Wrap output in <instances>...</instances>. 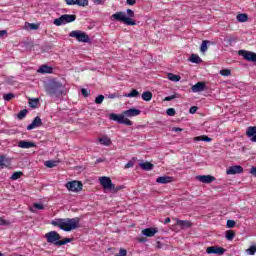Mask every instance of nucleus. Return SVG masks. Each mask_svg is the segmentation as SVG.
<instances>
[{"mask_svg": "<svg viewBox=\"0 0 256 256\" xmlns=\"http://www.w3.org/2000/svg\"><path fill=\"white\" fill-rule=\"evenodd\" d=\"M157 245H161V243H160V242H157Z\"/></svg>", "mask_w": 256, "mask_h": 256, "instance_id": "0e129e2a", "label": "nucleus"}, {"mask_svg": "<svg viewBox=\"0 0 256 256\" xmlns=\"http://www.w3.org/2000/svg\"><path fill=\"white\" fill-rule=\"evenodd\" d=\"M157 247H161V244H158V246Z\"/></svg>", "mask_w": 256, "mask_h": 256, "instance_id": "69168bd1", "label": "nucleus"}, {"mask_svg": "<svg viewBox=\"0 0 256 256\" xmlns=\"http://www.w3.org/2000/svg\"><path fill=\"white\" fill-rule=\"evenodd\" d=\"M141 169L144 171H151L153 169V164L150 162H143L140 164Z\"/></svg>", "mask_w": 256, "mask_h": 256, "instance_id": "c756f323", "label": "nucleus"}, {"mask_svg": "<svg viewBox=\"0 0 256 256\" xmlns=\"http://www.w3.org/2000/svg\"><path fill=\"white\" fill-rule=\"evenodd\" d=\"M124 97H129V98L139 97V91H137V89H133L130 93L125 94Z\"/></svg>", "mask_w": 256, "mask_h": 256, "instance_id": "c9c22d12", "label": "nucleus"}, {"mask_svg": "<svg viewBox=\"0 0 256 256\" xmlns=\"http://www.w3.org/2000/svg\"><path fill=\"white\" fill-rule=\"evenodd\" d=\"M191 89L192 93H201V91H205V82H198Z\"/></svg>", "mask_w": 256, "mask_h": 256, "instance_id": "aec40b11", "label": "nucleus"}, {"mask_svg": "<svg viewBox=\"0 0 256 256\" xmlns=\"http://www.w3.org/2000/svg\"><path fill=\"white\" fill-rule=\"evenodd\" d=\"M0 256H3V253L0 252Z\"/></svg>", "mask_w": 256, "mask_h": 256, "instance_id": "338daca9", "label": "nucleus"}, {"mask_svg": "<svg viewBox=\"0 0 256 256\" xmlns=\"http://www.w3.org/2000/svg\"><path fill=\"white\" fill-rule=\"evenodd\" d=\"M127 5H135L137 3L136 0H126Z\"/></svg>", "mask_w": 256, "mask_h": 256, "instance_id": "13d9d810", "label": "nucleus"}, {"mask_svg": "<svg viewBox=\"0 0 256 256\" xmlns=\"http://www.w3.org/2000/svg\"><path fill=\"white\" fill-rule=\"evenodd\" d=\"M13 97H15V94L8 93L3 96V99H4V101H11V99H13Z\"/></svg>", "mask_w": 256, "mask_h": 256, "instance_id": "79ce46f5", "label": "nucleus"}, {"mask_svg": "<svg viewBox=\"0 0 256 256\" xmlns=\"http://www.w3.org/2000/svg\"><path fill=\"white\" fill-rule=\"evenodd\" d=\"M197 181H200V183H213V181H215V176H211V175H200V176H196Z\"/></svg>", "mask_w": 256, "mask_h": 256, "instance_id": "dca6fc26", "label": "nucleus"}, {"mask_svg": "<svg viewBox=\"0 0 256 256\" xmlns=\"http://www.w3.org/2000/svg\"><path fill=\"white\" fill-rule=\"evenodd\" d=\"M65 187L68 189V191H72L73 193H79V191H83V183L77 180L67 182Z\"/></svg>", "mask_w": 256, "mask_h": 256, "instance_id": "6e6552de", "label": "nucleus"}, {"mask_svg": "<svg viewBox=\"0 0 256 256\" xmlns=\"http://www.w3.org/2000/svg\"><path fill=\"white\" fill-rule=\"evenodd\" d=\"M238 55H241L246 61H251L252 63H256V53L247 51V50H239Z\"/></svg>", "mask_w": 256, "mask_h": 256, "instance_id": "1a4fd4ad", "label": "nucleus"}, {"mask_svg": "<svg viewBox=\"0 0 256 256\" xmlns=\"http://www.w3.org/2000/svg\"><path fill=\"white\" fill-rule=\"evenodd\" d=\"M176 224L179 225V227H182V229H185L187 227H191V222L187 221V220H179V219H175Z\"/></svg>", "mask_w": 256, "mask_h": 256, "instance_id": "393cba45", "label": "nucleus"}, {"mask_svg": "<svg viewBox=\"0 0 256 256\" xmlns=\"http://www.w3.org/2000/svg\"><path fill=\"white\" fill-rule=\"evenodd\" d=\"M246 135L250 138V141H252V143H256V126L248 127L246 130Z\"/></svg>", "mask_w": 256, "mask_h": 256, "instance_id": "2eb2a0df", "label": "nucleus"}, {"mask_svg": "<svg viewBox=\"0 0 256 256\" xmlns=\"http://www.w3.org/2000/svg\"><path fill=\"white\" fill-rule=\"evenodd\" d=\"M23 177V172H14L11 176L12 181H17V179H21Z\"/></svg>", "mask_w": 256, "mask_h": 256, "instance_id": "e433bc0d", "label": "nucleus"}, {"mask_svg": "<svg viewBox=\"0 0 256 256\" xmlns=\"http://www.w3.org/2000/svg\"><path fill=\"white\" fill-rule=\"evenodd\" d=\"M197 107L196 106H192L191 108H190V110H189V113H191L192 115L193 114H195V113H197Z\"/></svg>", "mask_w": 256, "mask_h": 256, "instance_id": "864d4df0", "label": "nucleus"}, {"mask_svg": "<svg viewBox=\"0 0 256 256\" xmlns=\"http://www.w3.org/2000/svg\"><path fill=\"white\" fill-rule=\"evenodd\" d=\"M17 117H18V119H20V120H21V119H25V117H27V110L24 109V110L20 111V112L18 113Z\"/></svg>", "mask_w": 256, "mask_h": 256, "instance_id": "ea45409f", "label": "nucleus"}, {"mask_svg": "<svg viewBox=\"0 0 256 256\" xmlns=\"http://www.w3.org/2000/svg\"><path fill=\"white\" fill-rule=\"evenodd\" d=\"M220 75H222L223 77H229V75H231V70L222 69V70H220Z\"/></svg>", "mask_w": 256, "mask_h": 256, "instance_id": "58836bf2", "label": "nucleus"}, {"mask_svg": "<svg viewBox=\"0 0 256 256\" xmlns=\"http://www.w3.org/2000/svg\"><path fill=\"white\" fill-rule=\"evenodd\" d=\"M46 93L50 97H61L63 95V84L57 81H50L46 85Z\"/></svg>", "mask_w": 256, "mask_h": 256, "instance_id": "7ed1b4c3", "label": "nucleus"}, {"mask_svg": "<svg viewBox=\"0 0 256 256\" xmlns=\"http://www.w3.org/2000/svg\"><path fill=\"white\" fill-rule=\"evenodd\" d=\"M165 224L167 223H171V218H166L165 221H164Z\"/></svg>", "mask_w": 256, "mask_h": 256, "instance_id": "680f3d73", "label": "nucleus"}, {"mask_svg": "<svg viewBox=\"0 0 256 256\" xmlns=\"http://www.w3.org/2000/svg\"><path fill=\"white\" fill-rule=\"evenodd\" d=\"M99 183L103 189L106 191H114L117 192L119 191V188L115 187V184H113V181H111L110 177L107 176H102L99 178Z\"/></svg>", "mask_w": 256, "mask_h": 256, "instance_id": "39448f33", "label": "nucleus"}, {"mask_svg": "<svg viewBox=\"0 0 256 256\" xmlns=\"http://www.w3.org/2000/svg\"><path fill=\"white\" fill-rule=\"evenodd\" d=\"M246 251H247L248 255H255V253H256V246H251Z\"/></svg>", "mask_w": 256, "mask_h": 256, "instance_id": "c03bdc74", "label": "nucleus"}, {"mask_svg": "<svg viewBox=\"0 0 256 256\" xmlns=\"http://www.w3.org/2000/svg\"><path fill=\"white\" fill-rule=\"evenodd\" d=\"M104 99H105V96H103V95H99L98 97H96V99H95L96 105H101V103H103Z\"/></svg>", "mask_w": 256, "mask_h": 256, "instance_id": "a19ab883", "label": "nucleus"}, {"mask_svg": "<svg viewBox=\"0 0 256 256\" xmlns=\"http://www.w3.org/2000/svg\"><path fill=\"white\" fill-rule=\"evenodd\" d=\"M5 165V156H0V167H3Z\"/></svg>", "mask_w": 256, "mask_h": 256, "instance_id": "5fc2aeb1", "label": "nucleus"}, {"mask_svg": "<svg viewBox=\"0 0 256 256\" xmlns=\"http://www.w3.org/2000/svg\"><path fill=\"white\" fill-rule=\"evenodd\" d=\"M126 13L122 11L116 12L115 14L111 15L110 19L111 21H118L119 23H124V25H137V22L133 20V17H135V12L131 9H127Z\"/></svg>", "mask_w": 256, "mask_h": 256, "instance_id": "f03ea898", "label": "nucleus"}, {"mask_svg": "<svg viewBox=\"0 0 256 256\" xmlns=\"http://www.w3.org/2000/svg\"><path fill=\"white\" fill-rule=\"evenodd\" d=\"M72 239L71 238H65L64 240L57 241L55 242V245H67V243H71Z\"/></svg>", "mask_w": 256, "mask_h": 256, "instance_id": "4c0bfd02", "label": "nucleus"}, {"mask_svg": "<svg viewBox=\"0 0 256 256\" xmlns=\"http://www.w3.org/2000/svg\"><path fill=\"white\" fill-rule=\"evenodd\" d=\"M142 99H143V101H151L153 99V93H151L149 91L143 92Z\"/></svg>", "mask_w": 256, "mask_h": 256, "instance_id": "7c9ffc66", "label": "nucleus"}, {"mask_svg": "<svg viewBox=\"0 0 256 256\" xmlns=\"http://www.w3.org/2000/svg\"><path fill=\"white\" fill-rule=\"evenodd\" d=\"M25 29H29L30 31H37V29H39V25L35 23H26Z\"/></svg>", "mask_w": 256, "mask_h": 256, "instance_id": "2f4dec72", "label": "nucleus"}, {"mask_svg": "<svg viewBox=\"0 0 256 256\" xmlns=\"http://www.w3.org/2000/svg\"><path fill=\"white\" fill-rule=\"evenodd\" d=\"M45 237L47 239L48 243H57V241H59V239H61V235H59V233H57V231H51L45 234Z\"/></svg>", "mask_w": 256, "mask_h": 256, "instance_id": "9d476101", "label": "nucleus"}, {"mask_svg": "<svg viewBox=\"0 0 256 256\" xmlns=\"http://www.w3.org/2000/svg\"><path fill=\"white\" fill-rule=\"evenodd\" d=\"M173 99H177V95H170L165 97L164 101H173Z\"/></svg>", "mask_w": 256, "mask_h": 256, "instance_id": "09e8293b", "label": "nucleus"}, {"mask_svg": "<svg viewBox=\"0 0 256 256\" xmlns=\"http://www.w3.org/2000/svg\"><path fill=\"white\" fill-rule=\"evenodd\" d=\"M236 19L239 23H247V21H249V16L245 13L243 14H238L236 16Z\"/></svg>", "mask_w": 256, "mask_h": 256, "instance_id": "bb28decb", "label": "nucleus"}, {"mask_svg": "<svg viewBox=\"0 0 256 256\" xmlns=\"http://www.w3.org/2000/svg\"><path fill=\"white\" fill-rule=\"evenodd\" d=\"M45 167H47L48 169H53V167H57V165H59V161H55V160H48L44 163Z\"/></svg>", "mask_w": 256, "mask_h": 256, "instance_id": "cd10ccee", "label": "nucleus"}, {"mask_svg": "<svg viewBox=\"0 0 256 256\" xmlns=\"http://www.w3.org/2000/svg\"><path fill=\"white\" fill-rule=\"evenodd\" d=\"M240 173H243V167L239 165L230 166L226 170L227 175H239Z\"/></svg>", "mask_w": 256, "mask_h": 256, "instance_id": "f8f14e48", "label": "nucleus"}, {"mask_svg": "<svg viewBox=\"0 0 256 256\" xmlns=\"http://www.w3.org/2000/svg\"><path fill=\"white\" fill-rule=\"evenodd\" d=\"M209 43H211L209 42V40L202 41V44L200 46L201 53H207V49H208L207 45H209Z\"/></svg>", "mask_w": 256, "mask_h": 256, "instance_id": "473e14b6", "label": "nucleus"}, {"mask_svg": "<svg viewBox=\"0 0 256 256\" xmlns=\"http://www.w3.org/2000/svg\"><path fill=\"white\" fill-rule=\"evenodd\" d=\"M194 139H195V141H204L206 143H211V141H212V139L209 138V136H205V135L195 137Z\"/></svg>", "mask_w": 256, "mask_h": 256, "instance_id": "72a5a7b5", "label": "nucleus"}, {"mask_svg": "<svg viewBox=\"0 0 256 256\" xmlns=\"http://www.w3.org/2000/svg\"><path fill=\"white\" fill-rule=\"evenodd\" d=\"M79 218H55L51 221V225L54 227H59L62 231H75L79 229Z\"/></svg>", "mask_w": 256, "mask_h": 256, "instance_id": "f257e3e1", "label": "nucleus"}, {"mask_svg": "<svg viewBox=\"0 0 256 256\" xmlns=\"http://www.w3.org/2000/svg\"><path fill=\"white\" fill-rule=\"evenodd\" d=\"M188 60L190 61V63H203V60L197 54H191Z\"/></svg>", "mask_w": 256, "mask_h": 256, "instance_id": "b1692460", "label": "nucleus"}, {"mask_svg": "<svg viewBox=\"0 0 256 256\" xmlns=\"http://www.w3.org/2000/svg\"><path fill=\"white\" fill-rule=\"evenodd\" d=\"M101 161H103V160H101V159L97 160L98 163H101Z\"/></svg>", "mask_w": 256, "mask_h": 256, "instance_id": "e2e57ef3", "label": "nucleus"}, {"mask_svg": "<svg viewBox=\"0 0 256 256\" xmlns=\"http://www.w3.org/2000/svg\"><path fill=\"white\" fill-rule=\"evenodd\" d=\"M166 114L169 115V117L175 116V109L174 108L167 109Z\"/></svg>", "mask_w": 256, "mask_h": 256, "instance_id": "49530a36", "label": "nucleus"}, {"mask_svg": "<svg viewBox=\"0 0 256 256\" xmlns=\"http://www.w3.org/2000/svg\"><path fill=\"white\" fill-rule=\"evenodd\" d=\"M171 181H173V178H171L170 176H160L156 179V183H159L161 185L171 183Z\"/></svg>", "mask_w": 256, "mask_h": 256, "instance_id": "4be33fe9", "label": "nucleus"}, {"mask_svg": "<svg viewBox=\"0 0 256 256\" xmlns=\"http://www.w3.org/2000/svg\"><path fill=\"white\" fill-rule=\"evenodd\" d=\"M77 19V16L73 14H64L59 18L54 19V25L61 27V25H67V23H73Z\"/></svg>", "mask_w": 256, "mask_h": 256, "instance_id": "423d86ee", "label": "nucleus"}, {"mask_svg": "<svg viewBox=\"0 0 256 256\" xmlns=\"http://www.w3.org/2000/svg\"><path fill=\"white\" fill-rule=\"evenodd\" d=\"M206 253H208V255H223L225 249L222 247L210 246L206 249Z\"/></svg>", "mask_w": 256, "mask_h": 256, "instance_id": "9b49d317", "label": "nucleus"}, {"mask_svg": "<svg viewBox=\"0 0 256 256\" xmlns=\"http://www.w3.org/2000/svg\"><path fill=\"white\" fill-rule=\"evenodd\" d=\"M18 147L20 149H31L33 147H37V144H35V142L21 140L20 142H18Z\"/></svg>", "mask_w": 256, "mask_h": 256, "instance_id": "a211bd4d", "label": "nucleus"}, {"mask_svg": "<svg viewBox=\"0 0 256 256\" xmlns=\"http://www.w3.org/2000/svg\"><path fill=\"white\" fill-rule=\"evenodd\" d=\"M123 115L125 117H137V116L141 115V110H139L137 108H130V109L124 111Z\"/></svg>", "mask_w": 256, "mask_h": 256, "instance_id": "f3484780", "label": "nucleus"}, {"mask_svg": "<svg viewBox=\"0 0 256 256\" xmlns=\"http://www.w3.org/2000/svg\"><path fill=\"white\" fill-rule=\"evenodd\" d=\"M43 125V121L39 116L35 117L30 125L27 126L28 131H32V129H37Z\"/></svg>", "mask_w": 256, "mask_h": 256, "instance_id": "ddd939ff", "label": "nucleus"}, {"mask_svg": "<svg viewBox=\"0 0 256 256\" xmlns=\"http://www.w3.org/2000/svg\"><path fill=\"white\" fill-rule=\"evenodd\" d=\"M235 225H236V222L234 220H228L226 223V227H228V229H233Z\"/></svg>", "mask_w": 256, "mask_h": 256, "instance_id": "37998d69", "label": "nucleus"}, {"mask_svg": "<svg viewBox=\"0 0 256 256\" xmlns=\"http://www.w3.org/2000/svg\"><path fill=\"white\" fill-rule=\"evenodd\" d=\"M93 3H95V5H103V0H93Z\"/></svg>", "mask_w": 256, "mask_h": 256, "instance_id": "bf43d9fd", "label": "nucleus"}, {"mask_svg": "<svg viewBox=\"0 0 256 256\" xmlns=\"http://www.w3.org/2000/svg\"><path fill=\"white\" fill-rule=\"evenodd\" d=\"M3 35H7V30L0 31V37H3Z\"/></svg>", "mask_w": 256, "mask_h": 256, "instance_id": "052dcab7", "label": "nucleus"}, {"mask_svg": "<svg viewBox=\"0 0 256 256\" xmlns=\"http://www.w3.org/2000/svg\"><path fill=\"white\" fill-rule=\"evenodd\" d=\"M98 142L100 145H103L104 147H109L112 143L111 138H109V136L107 135L98 138Z\"/></svg>", "mask_w": 256, "mask_h": 256, "instance_id": "412c9836", "label": "nucleus"}, {"mask_svg": "<svg viewBox=\"0 0 256 256\" xmlns=\"http://www.w3.org/2000/svg\"><path fill=\"white\" fill-rule=\"evenodd\" d=\"M115 256H127V250L121 248L119 253L116 254Z\"/></svg>", "mask_w": 256, "mask_h": 256, "instance_id": "de8ad7c7", "label": "nucleus"}, {"mask_svg": "<svg viewBox=\"0 0 256 256\" xmlns=\"http://www.w3.org/2000/svg\"><path fill=\"white\" fill-rule=\"evenodd\" d=\"M81 93L84 97H89V92L87 91V89L82 88Z\"/></svg>", "mask_w": 256, "mask_h": 256, "instance_id": "603ef678", "label": "nucleus"}, {"mask_svg": "<svg viewBox=\"0 0 256 256\" xmlns=\"http://www.w3.org/2000/svg\"><path fill=\"white\" fill-rule=\"evenodd\" d=\"M156 233H159V229L157 228H146L142 230V235L145 237H155Z\"/></svg>", "mask_w": 256, "mask_h": 256, "instance_id": "6ab92c4d", "label": "nucleus"}, {"mask_svg": "<svg viewBox=\"0 0 256 256\" xmlns=\"http://www.w3.org/2000/svg\"><path fill=\"white\" fill-rule=\"evenodd\" d=\"M69 37L77 40L79 43H91V38L87 33L81 30H73L69 33Z\"/></svg>", "mask_w": 256, "mask_h": 256, "instance_id": "20e7f679", "label": "nucleus"}, {"mask_svg": "<svg viewBox=\"0 0 256 256\" xmlns=\"http://www.w3.org/2000/svg\"><path fill=\"white\" fill-rule=\"evenodd\" d=\"M172 131H173L174 133H181V131H183V129L177 128V127H173V128H172Z\"/></svg>", "mask_w": 256, "mask_h": 256, "instance_id": "6e6d98bb", "label": "nucleus"}, {"mask_svg": "<svg viewBox=\"0 0 256 256\" xmlns=\"http://www.w3.org/2000/svg\"><path fill=\"white\" fill-rule=\"evenodd\" d=\"M45 209V205L42 203H34L33 206L30 208L32 213H37V211H43Z\"/></svg>", "mask_w": 256, "mask_h": 256, "instance_id": "5701e85b", "label": "nucleus"}, {"mask_svg": "<svg viewBox=\"0 0 256 256\" xmlns=\"http://www.w3.org/2000/svg\"><path fill=\"white\" fill-rule=\"evenodd\" d=\"M38 103H39V100H37V99H31L29 101L30 107H37Z\"/></svg>", "mask_w": 256, "mask_h": 256, "instance_id": "a18cd8bd", "label": "nucleus"}, {"mask_svg": "<svg viewBox=\"0 0 256 256\" xmlns=\"http://www.w3.org/2000/svg\"><path fill=\"white\" fill-rule=\"evenodd\" d=\"M0 225L7 226V225H9V221H7V220H5L3 218H0Z\"/></svg>", "mask_w": 256, "mask_h": 256, "instance_id": "3c124183", "label": "nucleus"}, {"mask_svg": "<svg viewBox=\"0 0 256 256\" xmlns=\"http://www.w3.org/2000/svg\"><path fill=\"white\" fill-rule=\"evenodd\" d=\"M226 239L227 241H233L235 239V232L233 230L226 231Z\"/></svg>", "mask_w": 256, "mask_h": 256, "instance_id": "f704fd0d", "label": "nucleus"}, {"mask_svg": "<svg viewBox=\"0 0 256 256\" xmlns=\"http://www.w3.org/2000/svg\"><path fill=\"white\" fill-rule=\"evenodd\" d=\"M67 5H78L79 7H87L89 0H65Z\"/></svg>", "mask_w": 256, "mask_h": 256, "instance_id": "4468645a", "label": "nucleus"}, {"mask_svg": "<svg viewBox=\"0 0 256 256\" xmlns=\"http://www.w3.org/2000/svg\"><path fill=\"white\" fill-rule=\"evenodd\" d=\"M250 173H251V175H253V177H256V167H252L250 169Z\"/></svg>", "mask_w": 256, "mask_h": 256, "instance_id": "4d7b16f0", "label": "nucleus"}, {"mask_svg": "<svg viewBox=\"0 0 256 256\" xmlns=\"http://www.w3.org/2000/svg\"><path fill=\"white\" fill-rule=\"evenodd\" d=\"M167 77H168L169 81H173L174 83L181 81V76L175 75L173 73H168Z\"/></svg>", "mask_w": 256, "mask_h": 256, "instance_id": "c85d7f7f", "label": "nucleus"}, {"mask_svg": "<svg viewBox=\"0 0 256 256\" xmlns=\"http://www.w3.org/2000/svg\"><path fill=\"white\" fill-rule=\"evenodd\" d=\"M109 119L111 121H116V123H120L121 125H128L129 127L133 125V122L129 120V118H125V114L117 115V114H110Z\"/></svg>", "mask_w": 256, "mask_h": 256, "instance_id": "0eeeda50", "label": "nucleus"}, {"mask_svg": "<svg viewBox=\"0 0 256 256\" xmlns=\"http://www.w3.org/2000/svg\"><path fill=\"white\" fill-rule=\"evenodd\" d=\"M38 73H42V74L53 73V68H51L47 65H42V66L39 67Z\"/></svg>", "mask_w": 256, "mask_h": 256, "instance_id": "a878e982", "label": "nucleus"}, {"mask_svg": "<svg viewBox=\"0 0 256 256\" xmlns=\"http://www.w3.org/2000/svg\"><path fill=\"white\" fill-rule=\"evenodd\" d=\"M134 165L135 163L133 161H128L125 165V169H131V167H133Z\"/></svg>", "mask_w": 256, "mask_h": 256, "instance_id": "8fccbe9b", "label": "nucleus"}]
</instances>
